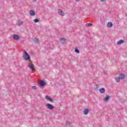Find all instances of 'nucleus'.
<instances>
[{
  "label": "nucleus",
  "mask_w": 127,
  "mask_h": 127,
  "mask_svg": "<svg viewBox=\"0 0 127 127\" xmlns=\"http://www.w3.org/2000/svg\"><path fill=\"white\" fill-rule=\"evenodd\" d=\"M105 91H106V90L104 88H102L99 89V92L101 94H104V93H105Z\"/></svg>",
  "instance_id": "14"
},
{
  "label": "nucleus",
  "mask_w": 127,
  "mask_h": 127,
  "mask_svg": "<svg viewBox=\"0 0 127 127\" xmlns=\"http://www.w3.org/2000/svg\"><path fill=\"white\" fill-rule=\"evenodd\" d=\"M46 107H47V109H49V110H52L53 109H54V106L52 105V104H46Z\"/></svg>",
  "instance_id": "4"
},
{
  "label": "nucleus",
  "mask_w": 127,
  "mask_h": 127,
  "mask_svg": "<svg viewBox=\"0 0 127 127\" xmlns=\"http://www.w3.org/2000/svg\"><path fill=\"white\" fill-rule=\"evenodd\" d=\"M46 85V82H45L44 80H42L39 83V86H40V87H44Z\"/></svg>",
  "instance_id": "3"
},
{
  "label": "nucleus",
  "mask_w": 127,
  "mask_h": 127,
  "mask_svg": "<svg viewBox=\"0 0 127 127\" xmlns=\"http://www.w3.org/2000/svg\"><path fill=\"white\" fill-rule=\"evenodd\" d=\"M33 1H36V0H33Z\"/></svg>",
  "instance_id": "27"
},
{
  "label": "nucleus",
  "mask_w": 127,
  "mask_h": 127,
  "mask_svg": "<svg viewBox=\"0 0 127 127\" xmlns=\"http://www.w3.org/2000/svg\"><path fill=\"white\" fill-rule=\"evenodd\" d=\"M89 109H85L83 110V114L84 115H88L89 114Z\"/></svg>",
  "instance_id": "12"
},
{
  "label": "nucleus",
  "mask_w": 127,
  "mask_h": 127,
  "mask_svg": "<svg viewBox=\"0 0 127 127\" xmlns=\"http://www.w3.org/2000/svg\"><path fill=\"white\" fill-rule=\"evenodd\" d=\"M38 21H39V20L37 18H36L34 20V22H35V23H37Z\"/></svg>",
  "instance_id": "19"
},
{
  "label": "nucleus",
  "mask_w": 127,
  "mask_h": 127,
  "mask_svg": "<svg viewBox=\"0 0 127 127\" xmlns=\"http://www.w3.org/2000/svg\"><path fill=\"white\" fill-rule=\"evenodd\" d=\"M23 58L25 60V61H30V57L28 54L23 55Z\"/></svg>",
  "instance_id": "2"
},
{
  "label": "nucleus",
  "mask_w": 127,
  "mask_h": 127,
  "mask_svg": "<svg viewBox=\"0 0 127 127\" xmlns=\"http://www.w3.org/2000/svg\"><path fill=\"white\" fill-rule=\"evenodd\" d=\"M32 89H33L34 90H36V86H33L32 87Z\"/></svg>",
  "instance_id": "23"
},
{
  "label": "nucleus",
  "mask_w": 127,
  "mask_h": 127,
  "mask_svg": "<svg viewBox=\"0 0 127 127\" xmlns=\"http://www.w3.org/2000/svg\"><path fill=\"white\" fill-rule=\"evenodd\" d=\"M105 0H100V1H101L102 2H104V1H105Z\"/></svg>",
  "instance_id": "25"
},
{
  "label": "nucleus",
  "mask_w": 127,
  "mask_h": 127,
  "mask_svg": "<svg viewBox=\"0 0 127 127\" xmlns=\"http://www.w3.org/2000/svg\"><path fill=\"white\" fill-rule=\"evenodd\" d=\"M124 43V40H119L117 43V44L118 45H121V44H123V43Z\"/></svg>",
  "instance_id": "16"
},
{
  "label": "nucleus",
  "mask_w": 127,
  "mask_h": 127,
  "mask_svg": "<svg viewBox=\"0 0 127 127\" xmlns=\"http://www.w3.org/2000/svg\"><path fill=\"white\" fill-rule=\"evenodd\" d=\"M23 53H24V54L23 55H25V54H27V52H26V51H25V50H23Z\"/></svg>",
  "instance_id": "22"
},
{
  "label": "nucleus",
  "mask_w": 127,
  "mask_h": 127,
  "mask_svg": "<svg viewBox=\"0 0 127 127\" xmlns=\"http://www.w3.org/2000/svg\"><path fill=\"white\" fill-rule=\"evenodd\" d=\"M86 26L89 27V26H93V24L90 23H87L86 24Z\"/></svg>",
  "instance_id": "18"
},
{
  "label": "nucleus",
  "mask_w": 127,
  "mask_h": 127,
  "mask_svg": "<svg viewBox=\"0 0 127 127\" xmlns=\"http://www.w3.org/2000/svg\"><path fill=\"white\" fill-rule=\"evenodd\" d=\"M13 38L16 40V41H17L18 40H19V36L17 34H14L13 35Z\"/></svg>",
  "instance_id": "5"
},
{
  "label": "nucleus",
  "mask_w": 127,
  "mask_h": 127,
  "mask_svg": "<svg viewBox=\"0 0 127 127\" xmlns=\"http://www.w3.org/2000/svg\"><path fill=\"white\" fill-rule=\"evenodd\" d=\"M58 13L60 14V15H62V16H64L65 13H64V12L61 9H58Z\"/></svg>",
  "instance_id": "6"
},
{
  "label": "nucleus",
  "mask_w": 127,
  "mask_h": 127,
  "mask_svg": "<svg viewBox=\"0 0 127 127\" xmlns=\"http://www.w3.org/2000/svg\"><path fill=\"white\" fill-rule=\"evenodd\" d=\"M29 67L30 69L32 70V71H34V70H35V69L34 68V66L33 65V64L29 63Z\"/></svg>",
  "instance_id": "7"
},
{
  "label": "nucleus",
  "mask_w": 127,
  "mask_h": 127,
  "mask_svg": "<svg viewBox=\"0 0 127 127\" xmlns=\"http://www.w3.org/2000/svg\"><path fill=\"white\" fill-rule=\"evenodd\" d=\"M29 12L31 16H34L35 15V12L34 10H31Z\"/></svg>",
  "instance_id": "13"
},
{
  "label": "nucleus",
  "mask_w": 127,
  "mask_h": 127,
  "mask_svg": "<svg viewBox=\"0 0 127 127\" xmlns=\"http://www.w3.org/2000/svg\"><path fill=\"white\" fill-rule=\"evenodd\" d=\"M45 99H46V100H48V101H49L50 102H53V99H52L48 95L46 96Z\"/></svg>",
  "instance_id": "8"
},
{
  "label": "nucleus",
  "mask_w": 127,
  "mask_h": 127,
  "mask_svg": "<svg viewBox=\"0 0 127 127\" xmlns=\"http://www.w3.org/2000/svg\"><path fill=\"white\" fill-rule=\"evenodd\" d=\"M95 91H98V90H99V87H96L95 88Z\"/></svg>",
  "instance_id": "24"
},
{
  "label": "nucleus",
  "mask_w": 127,
  "mask_h": 127,
  "mask_svg": "<svg viewBox=\"0 0 127 127\" xmlns=\"http://www.w3.org/2000/svg\"><path fill=\"white\" fill-rule=\"evenodd\" d=\"M76 0V1H79V0Z\"/></svg>",
  "instance_id": "26"
},
{
  "label": "nucleus",
  "mask_w": 127,
  "mask_h": 127,
  "mask_svg": "<svg viewBox=\"0 0 127 127\" xmlns=\"http://www.w3.org/2000/svg\"><path fill=\"white\" fill-rule=\"evenodd\" d=\"M125 77H126V75L124 73H120L119 77H117L115 78V81L116 82H119L121 80H123L125 78Z\"/></svg>",
  "instance_id": "1"
},
{
  "label": "nucleus",
  "mask_w": 127,
  "mask_h": 127,
  "mask_svg": "<svg viewBox=\"0 0 127 127\" xmlns=\"http://www.w3.org/2000/svg\"><path fill=\"white\" fill-rule=\"evenodd\" d=\"M18 23H19V26H20V25H21L22 24V23H23V22L21 21H18Z\"/></svg>",
  "instance_id": "21"
},
{
  "label": "nucleus",
  "mask_w": 127,
  "mask_h": 127,
  "mask_svg": "<svg viewBox=\"0 0 127 127\" xmlns=\"http://www.w3.org/2000/svg\"><path fill=\"white\" fill-rule=\"evenodd\" d=\"M34 44H38L39 43V40L37 38H35L33 40Z\"/></svg>",
  "instance_id": "9"
},
{
  "label": "nucleus",
  "mask_w": 127,
  "mask_h": 127,
  "mask_svg": "<svg viewBox=\"0 0 127 127\" xmlns=\"http://www.w3.org/2000/svg\"><path fill=\"white\" fill-rule=\"evenodd\" d=\"M71 125V122L66 121V126H69Z\"/></svg>",
  "instance_id": "20"
},
{
  "label": "nucleus",
  "mask_w": 127,
  "mask_h": 127,
  "mask_svg": "<svg viewBox=\"0 0 127 127\" xmlns=\"http://www.w3.org/2000/svg\"><path fill=\"white\" fill-rule=\"evenodd\" d=\"M74 51H75V53H80V51L77 48H75Z\"/></svg>",
  "instance_id": "17"
},
{
  "label": "nucleus",
  "mask_w": 127,
  "mask_h": 127,
  "mask_svg": "<svg viewBox=\"0 0 127 127\" xmlns=\"http://www.w3.org/2000/svg\"><path fill=\"white\" fill-rule=\"evenodd\" d=\"M60 41L62 44H65V43L66 42V39H65L64 38H61L60 39Z\"/></svg>",
  "instance_id": "10"
},
{
  "label": "nucleus",
  "mask_w": 127,
  "mask_h": 127,
  "mask_svg": "<svg viewBox=\"0 0 127 127\" xmlns=\"http://www.w3.org/2000/svg\"><path fill=\"white\" fill-rule=\"evenodd\" d=\"M107 27H113V23H112L111 22H109L107 23Z\"/></svg>",
  "instance_id": "15"
},
{
  "label": "nucleus",
  "mask_w": 127,
  "mask_h": 127,
  "mask_svg": "<svg viewBox=\"0 0 127 127\" xmlns=\"http://www.w3.org/2000/svg\"><path fill=\"white\" fill-rule=\"evenodd\" d=\"M110 100V96L106 95V97L103 99L104 102H108Z\"/></svg>",
  "instance_id": "11"
}]
</instances>
